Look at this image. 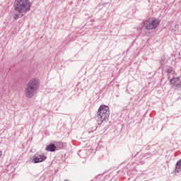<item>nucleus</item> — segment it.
<instances>
[{"instance_id":"obj_8","label":"nucleus","mask_w":181,"mask_h":181,"mask_svg":"<svg viewBox=\"0 0 181 181\" xmlns=\"http://www.w3.org/2000/svg\"><path fill=\"white\" fill-rule=\"evenodd\" d=\"M45 151H47V152H54V151H56V145L49 144L47 146V147L45 148Z\"/></svg>"},{"instance_id":"obj_9","label":"nucleus","mask_w":181,"mask_h":181,"mask_svg":"<svg viewBox=\"0 0 181 181\" xmlns=\"http://www.w3.org/2000/svg\"><path fill=\"white\" fill-rule=\"evenodd\" d=\"M19 16L18 14L14 15V19H18Z\"/></svg>"},{"instance_id":"obj_10","label":"nucleus","mask_w":181,"mask_h":181,"mask_svg":"<svg viewBox=\"0 0 181 181\" xmlns=\"http://www.w3.org/2000/svg\"><path fill=\"white\" fill-rule=\"evenodd\" d=\"M2 156V151H0V158Z\"/></svg>"},{"instance_id":"obj_4","label":"nucleus","mask_w":181,"mask_h":181,"mask_svg":"<svg viewBox=\"0 0 181 181\" xmlns=\"http://www.w3.org/2000/svg\"><path fill=\"white\" fill-rule=\"evenodd\" d=\"M39 84H40L39 79L33 78L29 81L27 84V87H29L30 88H33V90H36L39 88Z\"/></svg>"},{"instance_id":"obj_7","label":"nucleus","mask_w":181,"mask_h":181,"mask_svg":"<svg viewBox=\"0 0 181 181\" xmlns=\"http://www.w3.org/2000/svg\"><path fill=\"white\" fill-rule=\"evenodd\" d=\"M35 93H36V90L29 88V86H27L25 89V95L28 98H32L35 95Z\"/></svg>"},{"instance_id":"obj_11","label":"nucleus","mask_w":181,"mask_h":181,"mask_svg":"<svg viewBox=\"0 0 181 181\" xmlns=\"http://www.w3.org/2000/svg\"><path fill=\"white\" fill-rule=\"evenodd\" d=\"M168 73H170V70H168Z\"/></svg>"},{"instance_id":"obj_3","label":"nucleus","mask_w":181,"mask_h":181,"mask_svg":"<svg viewBox=\"0 0 181 181\" xmlns=\"http://www.w3.org/2000/svg\"><path fill=\"white\" fill-rule=\"evenodd\" d=\"M159 23H160V21L157 18H148L144 22V25L147 30L156 29L159 26Z\"/></svg>"},{"instance_id":"obj_6","label":"nucleus","mask_w":181,"mask_h":181,"mask_svg":"<svg viewBox=\"0 0 181 181\" xmlns=\"http://www.w3.org/2000/svg\"><path fill=\"white\" fill-rule=\"evenodd\" d=\"M47 157L45 156L43 153L40 155H35L33 157V163H40V162H45Z\"/></svg>"},{"instance_id":"obj_2","label":"nucleus","mask_w":181,"mask_h":181,"mask_svg":"<svg viewBox=\"0 0 181 181\" xmlns=\"http://www.w3.org/2000/svg\"><path fill=\"white\" fill-rule=\"evenodd\" d=\"M110 108L107 105H101L98 111V117L100 121H107L110 117Z\"/></svg>"},{"instance_id":"obj_5","label":"nucleus","mask_w":181,"mask_h":181,"mask_svg":"<svg viewBox=\"0 0 181 181\" xmlns=\"http://www.w3.org/2000/svg\"><path fill=\"white\" fill-rule=\"evenodd\" d=\"M170 84L173 88L179 90L181 88V79L179 77H174L170 79Z\"/></svg>"},{"instance_id":"obj_1","label":"nucleus","mask_w":181,"mask_h":181,"mask_svg":"<svg viewBox=\"0 0 181 181\" xmlns=\"http://www.w3.org/2000/svg\"><path fill=\"white\" fill-rule=\"evenodd\" d=\"M30 1L28 0H16L14 2V10L18 13H26L30 11Z\"/></svg>"}]
</instances>
